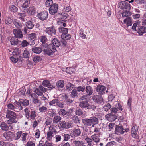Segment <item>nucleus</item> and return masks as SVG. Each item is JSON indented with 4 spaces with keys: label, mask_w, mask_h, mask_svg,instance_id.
<instances>
[{
    "label": "nucleus",
    "mask_w": 146,
    "mask_h": 146,
    "mask_svg": "<svg viewBox=\"0 0 146 146\" xmlns=\"http://www.w3.org/2000/svg\"><path fill=\"white\" fill-rule=\"evenodd\" d=\"M83 123L87 126H90L92 125H96L98 123V119L95 117H91L90 118H85L82 120Z\"/></svg>",
    "instance_id": "nucleus-1"
},
{
    "label": "nucleus",
    "mask_w": 146,
    "mask_h": 146,
    "mask_svg": "<svg viewBox=\"0 0 146 146\" xmlns=\"http://www.w3.org/2000/svg\"><path fill=\"white\" fill-rule=\"evenodd\" d=\"M26 117L28 119L33 120L35 119L36 114L35 111L28 108H26L24 110Z\"/></svg>",
    "instance_id": "nucleus-2"
},
{
    "label": "nucleus",
    "mask_w": 146,
    "mask_h": 146,
    "mask_svg": "<svg viewBox=\"0 0 146 146\" xmlns=\"http://www.w3.org/2000/svg\"><path fill=\"white\" fill-rule=\"evenodd\" d=\"M129 131L128 128L124 129L121 125L119 124L117 125L115 129V133L116 134L118 135L123 134L125 132H127Z\"/></svg>",
    "instance_id": "nucleus-3"
},
{
    "label": "nucleus",
    "mask_w": 146,
    "mask_h": 146,
    "mask_svg": "<svg viewBox=\"0 0 146 146\" xmlns=\"http://www.w3.org/2000/svg\"><path fill=\"white\" fill-rule=\"evenodd\" d=\"M115 107H112L110 109L111 113L116 114V113L118 111V109L120 111H122L123 109L120 104L117 101H115Z\"/></svg>",
    "instance_id": "nucleus-4"
},
{
    "label": "nucleus",
    "mask_w": 146,
    "mask_h": 146,
    "mask_svg": "<svg viewBox=\"0 0 146 146\" xmlns=\"http://www.w3.org/2000/svg\"><path fill=\"white\" fill-rule=\"evenodd\" d=\"M47 90V89L44 88L42 85H40L38 88L35 89L34 92L38 96H42L43 95V93L45 92Z\"/></svg>",
    "instance_id": "nucleus-5"
},
{
    "label": "nucleus",
    "mask_w": 146,
    "mask_h": 146,
    "mask_svg": "<svg viewBox=\"0 0 146 146\" xmlns=\"http://www.w3.org/2000/svg\"><path fill=\"white\" fill-rule=\"evenodd\" d=\"M118 7L121 9H130V4L125 1L120 2L118 3Z\"/></svg>",
    "instance_id": "nucleus-6"
},
{
    "label": "nucleus",
    "mask_w": 146,
    "mask_h": 146,
    "mask_svg": "<svg viewBox=\"0 0 146 146\" xmlns=\"http://www.w3.org/2000/svg\"><path fill=\"white\" fill-rule=\"evenodd\" d=\"M44 31L46 33L50 36H52L56 34V30L53 26L46 28Z\"/></svg>",
    "instance_id": "nucleus-7"
},
{
    "label": "nucleus",
    "mask_w": 146,
    "mask_h": 146,
    "mask_svg": "<svg viewBox=\"0 0 146 146\" xmlns=\"http://www.w3.org/2000/svg\"><path fill=\"white\" fill-rule=\"evenodd\" d=\"M105 117L109 121L111 122L114 121L117 118V114L111 113L106 115Z\"/></svg>",
    "instance_id": "nucleus-8"
},
{
    "label": "nucleus",
    "mask_w": 146,
    "mask_h": 146,
    "mask_svg": "<svg viewBox=\"0 0 146 146\" xmlns=\"http://www.w3.org/2000/svg\"><path fill=\"white\" fill-rule=\"evenodd\" d=\"M13 32L15 38H23V34L21 29H14L13 30Z\"/></svg>",
    "instance_id": "nucleus-9"
},
{
    "label": "nucleus",
    "mask_w": 146,
    "mask_h": 146,
    "mask_svg": "<svg viewBox=\"0 0 146 146\" xmlns=\"http://www.w3.org/2000/svg\"><path fill=\"white\" fill-rule=\"evenodd\" d=\"M48 13L47 11H44L37 15V16L38 18L42 20H46L48 18Z\"/></svg>",
    "instance_id": "nucleus-10"
},
{
    "label": "nucleus",
    "mask_w": 146,
    "mask_h": 146,
    "mask_svg": "<svg viewBox=\"0 0 146 146\" xmlns=\"http://www.w3.org/2000/svg\"><path fill=\"white\" fill-rule=\"evenodd\" d=\"M58 5L57 4H53L49 9L50 13L52 15L54 14L57 12L58 9Z\"/></svg>",
    "instance_id": "nucleus-11"
},
{
    "label": "nucleus",
    "mask_w": 146,
    "mask_h": 146,
    "mask_svg": "<svg viewBox=\"0 0 146 146\" xmlns=\"http://www.w3.org/2000/svg\"><path fill=\"white\" fill-rule=\"evenodd\" d=\"M138 127L135 125L133 126L131 129V133L132 137L135 139L138 138V135L137 133V131H138Z\"/></svg>",
    "instance_id": "nucleus-12"
},
{
    "label": "nucleus",
    "mask_w": 146,
    "mask_h": 146,
    "mask_svg": "<svg viewBox=\"0 0 146 146\" xmlns=\"http://www.w3.org/2000/svg\"><path fill=\"white\" fill-rule=\"evenodd\" d=\"M96 91L98 92L100 94H104L106 90L105 87L102 85H98L96 88Z\"/></svg>",
    "instance_id": "nucleus-13"
},
{
    "label": "nucleus",
    "mask_w": 146,
    "mask_h": 146,
    "mask_svg": "<svg viewBox=\"0 0 146 146\" xmlns=\"http://www.w3.org/2000/svg\"><path fill=\"white\" fill-rule=\"evenodd\" d=\"M95 125H92L89 129V131L90 132L98 133L100 131L101 128L99 126H95Z\"/></svg>",
    "instance_id": "nucleus-14"
},
{
    "label": "nucleus",
    "mask_w": 146,
    "mask_h": 146,
    "mask_svg": "<svg viewBox=\"0 0 146 146\" xmlns=\"http://www.w3.org/2000/svg\"><path fill=\"white\" fill-rule=\"evenodd\" d=\"M92 99L95 102L98 104H100L103 101V98L101 95L93 94Z\"/></svg>",
    "instance_id": "nucleus-15"
},
{
    "label": "nucleus",
    "mask_w": 146,
    "mask_h": 146,
    "mask_svg": "<svg viewBox=\"0 0 146 146\" xmlns=\"http://www.w3.org/2000/svg\"><path fill=\"white\" fill-rule=\"evenodd\" d=\"M70 135L72 137H75L79 136L81 134L80 129H74L70 133Z\"/></svg>",
    "instance_id": "nucleus-16"
},
{
    "label": "nucleus",
    "mask_w": 146,
    "mask_h": 146,
    "mask_svg": "<svg viewBox=\"0 0 146 146\" xmlns=\"http://www.w3.org/2000/svg\"><path fill=\"white\" fill-rule=\"evenodd\" d=\"M6 117L7 118H16V114L15 112L13 111L8 110L6 112Z\"/></svg>",
    "instance_id": "nucleus-17"
},
{
    "label": "nucleus",
    "mask_w": 146,
    "mask_h": 146,
    "mask_svg": "<svg viewBox=\"0 0 146 146\" xmlns=\"http://www.w3.org/2000/svg\"><path fill=\"white\" fill-rule=\"evenodd\" d=\"M13 23L18 29L21 28L23 25V23H21L19 20L16 19L13 20Z\"/></svg>",
    "instance_id": "nucleus-18"
},
{
    "label": "nucleus",
    "mask_w": 146,
    "mask_h": 146,
    "mask_svg": "<svg viewBox=\"0 0 146 146\" xmlns=\"http://www.w3.org/2000/svg\"><path fill=\"white\" fill-rule=\"evenodd\" d=\"M138 32L140 35H142L146 33V27L143 26H138Z\"/></svg>",
    "instance_id": "nucleus-19"
},
{
    "label": "nucleus",
    "mask_w": 146,
    "mask_h": 146,
    "mask_svg": "<svg viewBox=\"0 0 146 146\" xmlns=\"http://www.w3.org/2000/svg\"><path fill=\"white\" fill-rule=\"evenodd\" d=\"M100 136L98 135L97 134H94L92 135L91 136V138L93 140V142L97 144L100 142Z\"/></svg>",
    "instance_id": "nucleus-20"
},
{
    "label": "nucleus",
    "mask_w": 146,
    "mask_h": 146,
    "mask_svg": "<svg viewBox=\"0 0 146 146\" xmlns=\"http://www.w3.org/2000/svg\"><path fill=\"white\" fill-rule=\"evenodd\" d=\"M52 49L49 48H47L46 49H44V51L45 54L48 55H52L53 54L54 52H55L56 50L55 49H54L53 47Z\"/></svg>",
    "instance_id": "nucleus-21"
},
{
    "label": "nucleus",
    "mask_w": 146,
    "mask_h": 146,
    "mask_svg": "<svg viewBox=\"0 0 146 146\" xmlns=\"http://www.w3.org/2000/svg\"><path fill=\"white\" fill-rule=\"evenodd\" d=\"M86 91L88 94H86L88 95V96H90L93 93V90L92 87L89 86H87L86 87Z\"/></svg>",
    "instance_id": "nucleus-22"
},
{
    "label": "nucleus",
    "mask_w": 146,
    "mask_h": 146,
    "mask_svg": "<svg viewBox=\"0 0 146 146\" xmlns=\"http://www.w3.org/2000/svg\"><path fill=\"white\" fill-rule=\"evenodd\" d=\"M124 23H125L127 25V27L131 26L133 22L131 17H128L126 18L123 21Z\"/></svg>",
    "instance_id": "nucleus-23"
},
{
    "label": "nucleus",
    "mask_w": 146,
    "mask_h": 146,
    "mask_svg": "<svg viewBox=\"0 0 146 146\" xmlns=\"http://www.w3.org/2000/svg\"><path fill=\"white\" fill-rule=\"evenodd\" d=\"M85 140L87 146H93L94 145V143L91 138L87 137L85 138Z\"/></svg>",
    "instance_id": "nucleus-24"
},
{
    "label": "nucleus",
    "mask_w": 146,
    "mask_h": 146,
    "mask_svg": "<svg viewBox=\"0 0 146 146\" xmlns=\"http://www.w3.org/2000/svg\"><path fill=\"white\" fill-rule=\"evenodd\" d=\"M79 106L81 108H87L89 106V103L86 101L80 102Z\"/></svg>",
    "instance_id": "nucleus-25"
},
{
    "label": "nucleus",
    "mask_w": 146,
    "mask_h": 146,
    "mask_svg": "<svg viewBox=\"0 0 146 146\" xmlns=\"http://www.w3.org/2000/svg\"><path fill=\"white\" fill-rule=\"evenodd\" d=\"M43 86L45 87H47L51 89L54 88V87L53 86L51 85L50 82L48 80H46L44 81L42 83Z\"/></svg>",
    "instance_id": "nucleus-26"
},
{
    "label": "nucleus",
    "mask_w": 146,
    "mask_h": 146,
    "mask_svg": "<svg viewBox=\"0 0 146 146\" xmlns=\"http://www.w3.org/2000/svg\"><path fill=\"white\" fill-rule=\"evenodd\" d=\"M17 15L19 19L25 22L26 21L27 19L25 18L26 14L25 13H18Z\"/></svg>",
    "instance_id": "nucleus-27"
},
{
    "label": "nucleus",
    "mask_w": 146,
    "mask_h": 146,
    "mask_svg": "<svg viewBox=\"0 0 146 146\" xmlns=\"http://www.w3.org/2000/svg\"><path fill=\"white\" fill-rule=\"evenodd\" d=\"M21 52V50L19 49L15 48L14 50L12 52V54L14 56L19 57Z\"/></svg>",
    "instance_id": "nucleus-28"
},
{
    "label": "nucleus",
    "mask_w": 146,
    "mask_h": 146,
    "mask_svg": "<svg viewBox=\"0 0 146 146\" xmlns=\"http://www.w3.org/2000/svg\"><path fill=\"white\" fill-rule=\"evenodd\" d=\"M0 127L3 130L7 131L9 130V126H8L5 122H2L0 125Z\"/></svg>",
    "instance_id": "nucleus-29"
},
{
    "label": "nucleus",
    "mask_w": 146,
    "mask_h": 146,
    "mask_svg": "<svg viewBox=\"0 0 146 146\" xmlns=\"http://www.w3.org/2000/svg\"><path fill=\"white\" fill-rule=\"evenodd\" d=\"M62 118L59 115H57L55 116L53 119V123L54 124H57L58 123H60Z\"/></svg>",
    "instance_id": "nucleus-30"
},
{
    "label": "nucleus",
    "mask_w": 146,
    "mask_h": 146,
    "mask_svg": "<svg viewBox=\"0 0 146 146\" xmlns=\"http://www.w3.org/2000/svg\"><path fill=\"white\" fill-rule=\"evenodd\" d=\"M13 133L11 131L6 132L3 134L4 137L7 140H9L10 138L13 135Z\"/></svg>",
    "instance_id": "nucleus-31"
},
{
    "label": "nucleus",
    "mask_w": 146,
    "mask_h": 146,
    "mask_svg": "<svg viewBox=\"0 0 146 146\" xmlns=\"http://www.w3.org/2000/svg\"><path fill=\"white\" fill-rule=\"evenodd\" d=\"M61 37L63 40H68L71 38V36L70 35L68 34L67 33H66L65 34H62Z\"/></svg>",
    "instance_id": "nucleus-32"
},
{
    "label": "nucleus",
    "mask_w": 146,
    "mask_h": 146,
    "mask_svg": "<svg viewBox=\"0 0 146 146\" xmlns=\"http://www.w3.org/2000/svg\"><path fill=\"white\" fill-rule=\"evenodd\" d=\"M17 38H15L14 37L11 38L10 40V42L11 44L12 45H18V40Z\"/></svg>",
    "instance_id": "nucleus-33"
},
{
    "label": "nucleus",
    "mask_w": 146,
    "mask_h": 146,
    "mask_svg": "<svg viewBox=\"0 0 146 146\" xmlns=\"http://www.w3.org/2000/svg\"><path fill=\"white\" fill-rule=\"evenodd\" d=\"M32 51L35 53L39 54L42 51V48L40 47H35L32 49Z\"/></svg>",
    "instance_id": "nucleus-34"
},
{
    "label": "nucleus",
    "mask_w": 146,
    "mask_h": 146,
    "mask_svg": "<svg viewBox=\"0 0 146 146\" xmlns=\"http://www.w3.org/2000/svg\"><path fill=\"white\" fill-rule=\"evenodd\" d=\"M47 38L45 36H41L40 37V40L42 44L44 45V46H49L46 43Z\"/></svg>",
    "instance_id": "nucleus-35"
},
{
    "label": "nucleus",
    "mask_w": 146,
    "mask_h": 146,
    "mask_svg": "<svg viewBox=\"0 0 146 146\" xmlns=\"http://www.w3.org/2000/svg\"><path fill=\"white\" fill-rule=\"evenodd\" d=\"M58 30L60 33L63 34H66L67 33L68 31V29L67 28H65L62 27H60L58 28Z\"/></svg>",
    "instance_id": "nucleus-36"
},
{
    "label": "nucleus",
    "mask_w": 146,
    "mask_h": 146,
    "mask_svg": "<svg viewBox=\"0 0 146 146\" xmlns=\"http://www.w3.org/2000/svg\"><path fill=\"white\" fill-rule=\"evenodd\" d=\"M26 25L28 28L32 29L34 26L33 22L31 21H29L26 23Z\"/></svg>",
    "instance_id": "nucleus-37"
},
{
    "label": "nucleus",
    "mask_w": 146,
    "mask_h": 146,
    "mask_svg": "<svg viewBox=\"0 0 146 146\" xmlns=\"http://www.w3.org/2000/svg\"><path fill=\"white\" fill-rule=\"evenodd\" d=\"M19 102L23 106H26L29 105V102L28 100L26 99H21L19 100Z\"/></svg>",
    "instance_id": "nucleus-38"
},
{
    "label": "nucleus",
    "mask_w": 146,
    "mask_h": 146,
    "mask_svg": "<svg viewBox=\"0 0 146 146\" xmlns=\"http://www.w3.org/2000/svg\"><path fill=\"white\" fill-rule=\"evenodd\" d=\"M28 9V12L30 13L31 14V15L34 14L36 12V9L33 6L31 7Z\"/></svg>",
    "instance_id": "nucleus-39"
},
{
    "label": "nucleus",
    "mask_w": 146,
    "mask_h": 146,
    "mask_svg": "<svg viewBox=\"0 0 146 146\" xmlns=\"http://www.w3.org/2000/svg\"><path fill=\"white\" fill-rule=\"evenodd\" d=\"M76 89H73L72 91L71 92L70 94V96L72 98H74L75 97H78V93Z\"/></svg>",
    "instance_id": "nucleus-40"
},
{
    "label": "nucleus",
    "mask_w": 146,
    "mask_h": 146,
    "mask_svg": "<svg viewBox=\"0 0 146 146\" xmlns=\"http://www.w3.org/2000/svg\"><path fill=\"white\" fill-rule=\"evenodd\" d=\"M64 82L63 80H60L57 82L56 85L58 88H62L64 87Z\"/></svg>",
    "instance_id": "nucleus-41"
},
{
    "label": "nucleus",
    "mask_w": 146,
    "mask_h": 146,
    "mask_svg": "<svg viewBox=\"0 0 146 146\" xmlns=\"http://www.w3.org/2000/svg\"><path fill=\"white\" fill-rule=\"evenodd\" d=\"M111 106L109 103H108L104 106L103 108V110L105 111H107L111 109Z\"/></svg>",
    "instance_id": "nucleus-42"
},
{
    "label": "nucleus",
    "mask_w": 146,
    "mask_h": 146,
    "mask_svg": "<svg viewBox=\"0 0 146 146\" xmlns=\"http://www.w3.org/2000/svg\"><path fill=\"white\" fill-rule=\"evenodd\" d=\"M131 12L129 11H124L122 13V16L124 17L131 16Z\"/></svg>",
    "instance_id": "nucleus-43"
},
{
    "label": "nucleus",
    "mask_w": 146,
    "mask_h": 146,
    "mask_svg": "<svg viewBox=\"0 0 146 146\" xmlns=\"http://www.w3.org/2000/svg\"><path fill=\"white\" fill-rule=\"evenodd\" d=\"M53 46H60V43L57 39L54 38L52 41Z\"/></svg>",
    "instance_id": "nucleus-44"
},
{
    "label": "nucleus",
    "mask_w": 146,
    "mask_h": 146,
    "mask_svg": "<svg viewBox=\"0 0 146 146\" xmlns=\"http://www.w3.org/2000/svg\"><path fill=\"white\" fill-rule=\"evenodd\" d=\"M30 1V0H26V1L24 2L22 6V8H27L29 5Z\"/></svg>",
    "instance_id": "nucleus-45"
},
{
    "label": "nucleus",
    "mask_w": 146,
    "mask_h": 146,
    "mask_svg": "<svg viewBox=\"0 0 146 146\" xmlns=\"http://www.w3.org/2000/svg\"><path fill=\"white\" fill-rule=\"evenodd\" d=\"M54 135V134L51 131H48L47 133V138L48 140L50 141Z\"/></svg>",
    "instance_id": "nucleus-46"
},
{
    "label": "nucleus",
    "mask_w": 146,
    "mask_h": 146,
    "mask_svg": "<svg viewBox=\"0 0 146 146\" xmlns=\"http://www.w3.org/2000/svg\"><path fill=\"white\" fill-rule=\"evenodd\" d=\"M74 85L70 83H68L66 86V90L68 91H71L73 88Z\"/></svg>",
    "instance_id": "nucleus-47"
},
{
    "label": "nucleus",
    "mask_w": 146,
    "mask_h": 146,
    "mask_svg": "<svg viewBox=\"0 0 146 146\" xmlns=\"http://www.w3.org/2000/svg\"><path fill=\"white\" fill-rule=\"evenodd\" d=\"M140 23V22L139 21H136L135 23L133 24L132 27V29L134 31H136V27L137 26H139V25Z\"/></svg>",
    "instance_id": "nucleus-48"
},
{
    "label": "nucleus",
    "mask_w": 146,
    "mask_h": 146,
    "mask_svg": "<svg viewBox=\"0 0 146 146\" xmlns=\"http://www.w3.org/2000/svg\"><path fill=\"white\" fill-rule=\"evenodd\" d=\"M22 132L21 131H19L17 132L16 134V135H15L14 136V139L15 140H17L19 139L21 135H22Z\"/></svg>",
    "instance_id": "nucleus-49"
},
{
    "label": "nucleus",
    "mask_w": 146,
    "mask_h": 146,
    "mask_svg": "<svg viewBox=\"0 0 146 146\" xmlns=\"http://www.w3.org/2000/svg\"><path fill=\"white\" fill-rule=\"evenodd\" d=\"M58 99H53L49 102V104L50 106H57V103H58Z\"/></svg>",
    "instance_id": "nucleus-50"
},
{
    "label": "nucleus",
    "mask_w": 146,
    "mask_h": 146,
    "mask_svg": "<svg viewBox=\"0 0 146 146\" xmlns=\"http://www.w3.org/2000/svg\"><path fill=\"white\" fill-rule=\"evenodd\" d=\"M73 143L75 146H80L83 144L82 141H77L75 139L74 140Z\"/></svg>",
    "instance_id": "nucleus-51"
},
{
    "label": "nucleus",
    "mask_w": 146,
    "mask_h": 146,
    "mask_svg": "<svg viewBox=\"0 0 146 146\" xmlns=\"http://www.w3.org/2000/svg\"><path fill=\"white\" fill-rule=\"evenodd\" d=\"M83 113L82 110L80 108H77L75 111V114L78 116H80L82 115Z\"/></svg>",
    "instance_id": "nucleus-52"
},
{
    "label": "nucleus",
    "mask_w": 146,
    "mask_h": 146,
    "mask_svg": "<svg viewBox=\"0 0 146 146\" xmlns=\"http://www.w3.org/2000/svg\"><path fill=\"white\" fill-rule=\"evenodd\" d=\"M13 20L11 17H8L5 19V22L6 24L9 25L11 23L13 22Z\"/></svg>",
    "instance_id": "nucleus-53"
},
{
    "label": "nucleus",
    "mask_w": 146,
    "mask_h": 146,
    "mask_svg": "<svg viewBox=\"0 0 146 146\" xmlns=\"http://www.w3.org/2000/svg\"><path fill=\"white\" fill-rule=\"evenodd\" d=\"M10 119L8 120L7 122V123L9 124H11L14 123H16L17 121L16 120V118H9Z\"/></svg>",
    "instance_id": "nucleus-54"
},
{
    "label": "nucleus",
    "mask_w": 146,
    "mask_h": 146,
    "mask_svg": "<svg viewBox=\"0 0 146 146\" xmlns=\"http://www.w3.org/2000/svg\"><path fill=\"white\" fill-rule=\"evenodd\" d=\"M42 58L38 56H36L34 57L33 61L35 63H37L42 60Z\"/></svg>",
    "instance_id": "nucleus-55"
},
{
    "label": "nucleus",
    "mask_w": 146,
    "mask_h": 146,
    "mask_svg": "<svg viewBox=\"0 0 146 146\" xmlns=\"http://www.w3.org/2000/svg\"><path fill=\"white\" fill-rule=\"evenodd\" d=\"M7 107L8 110H11L15 111V109H16V107L14 105L11 103L8 104L7 105Z\"/></svg>",
    "instance_id": "nucleus-56"
},
{
    "label": "nucleus",
    "mask_w": 146,
    "mask_h": 146,
    "mask_svg": "<svg viewBox=\"0 0 146 146\" xmlns=\"http://www.w3.org/2000/svg\"><path fill=\"white\" fill-rule=\"evenodd\" d=\"M39 110L40 112L44 113L47 111L48 110V109L46 107L43 106L42 107H40L39 108Z\"/></svg>",
    "instance_id": "nucleus-57"
},
{
    "label": "nucleus",
    "mask_w": 146,
    "mask_h": 146,
    "mask_svg": "<svg viewBox=\"0 0 146 146\" xmlns=\"http://www.w3.org/2000/svg\"><path fill=\"white\" fill-rule=\"evenodd\" d=\"M10 10L13 12H17L18 9L17 8L15 5H12L10 7Z\"/></svg>",
    "instance_id": "nucleus-58"
},
{
    "label": "nucleus",
    "mask_w": 146,
    "mask_h": 146,
    "mask_svg": "<svg viewBox=\"0 0 146 146\" xmlns=\"http://www.w3.org/2000/svg\"><path fill=\"white\" fill-rule=\"evenodd\" d=\"M61 128L63 129H66V123L65 121H61L59 123Z\"/></svg>",
    "instance_id": "nucleus-59"
},
{
    "label": "nucleus",
    "mask_w": 146,
    "mask_h": 146,
    "mask_svg": "<svg viewBox=\"0 0 146 146\" xmlns=\"http://www.w3.org/2000/svg\"><path fill=\"white\" fill-rule=\"evenodd\" d=\"M62 135L64 138V141H67L70 138V135L68 134H62Z\"/></svg>",
    "instance_id": "nucleus-60"
},
{
    "label": "nucleus",
    "mask_w": 146,
    "mask_h": 146,
    "mask_svg": "<svg viewBox=\"0 0 146 146\" xmlns=\"http://www.w3.org/2000/svg\"><path fill=\"white\" fill-rule=\"evenodd\" d=\"M88 96V95L86 94L83 95L81 96L79 99V100L80 102L83 101V100H87V98Z\"/></svg>",
    "instance_id": "nucleus-61"
},
{
    "label": "nucleus",
    "mask_w": 146,
    "mask_h": 146,
    "mask_svg": "<svg viewBox=\"0 0 146 146\" xmlns=\"http://www.w3.org/2000/svg\"><path fill=\"white\" fill-rule=\"evenodd\" d=\"M67 112L64 109H61L58 112V113L60 115H62L64 116L67 114Z\"/></svg>",
    "instance_id": "nucleus-62"
},
{
    "label": "nucleus",
    "mask_w": 146,
    "mask_h": 146,
    "mask_svg": "<svg viewBox=\"0 0 146 146\" xmlns=\"http://www.w3.org/2000/svg\"><path fill=\"white\" fill-rule=\"evenodd\" d=\"M85 89V87L84 86H79L78 87L76 88V89L78 92L81 91L82 92H84Z\"/></svg>",
    "instance_id": "nucleus-63"
},
{
    "label": "nucleus",
    "mask_w": 146,
    "mask_h": 146,
    "mask_svg": "<svg viewBox=\"0 0 146 146\" xmlns=\"http://www.w3.org/2000/svg\"><path fill=\"white\" fill-rule=\"evenodd\" d=\"M53 1L52 0H47L45 3V5L46 7H48L52 5Z\"/></svg>",
    "instance_id": "nucleus-64"
}]
</instances>
